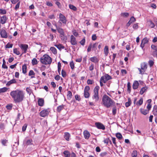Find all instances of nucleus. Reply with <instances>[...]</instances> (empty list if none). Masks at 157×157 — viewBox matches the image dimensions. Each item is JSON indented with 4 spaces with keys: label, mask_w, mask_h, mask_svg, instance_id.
<instances>
[{
    "label": "nucleus",
    "mask_w": 157,
    "mask_h": 157,
    "mask_svg": "<svg viewBox=\"0 0 157 157\" xmlns=\"http://www.w3.org/2000/svg\"><path fill=\"white\" fill-rule=\"evenodd\" d=\"M10 95L16 103L22 102L25 98V93L23 91L19 89L11 91Z\"/></svg>",
    "instance_id": "obj_1"
},
{
    "label": "nucleus",
    "mask_w": 157,
    "mask_h": 157,
    "mask_svg": "<svg viewBox=\"0 0 157 157\" xmlns=\"http://www.w3.org/2000/svg\"><path fill=\"white\" fill-rule=\"evenodd\" d=\"M102 101V105L107 108L115 105L114 101L106 94L103 95Z\"/></svg>",
    "instance_id": "obj_2"
},
{
    "label": "nucleus",
    "mask_w": 157,
    "mask_h": 157,
    "mask_svg": "<svg viewBox=\"0 0 157 157\" xmlns=\"http://www.w3.org/2000/svg\"><path fill=\"white\" fill-rule=\"evenodd\" d=\"M40 62L44 64H50L52 62V59L48 55L45 54L40 59Z\"/></svg>",
    "instance_id": "obj_3"
},
{
    "label": "nucleus",
    "mask_w": 157,
    "mask_h": 157,
    "mask_svg": "<svg viewBox=\"0 0 157 157\" xmlns=\"http://www.w3.org/2000/svg\"><path fill=\"white\" fill-rule=\"evenodd\" d=\"M100 87L98 86H96L94 88L92 99L95 103L97 102L99 99V90Z\"/></svg>",
    "instance_id": "obj_4"
},
{
    "label": "nucleus",
    "mask_w": 157,
    "mask_h": 157,
    "mask_svg": "<svg viewBox=\"0 0 157 157\" xmlns=\"http://www.w3.org/2000/svg\"><path fill=\"white\" fill-rule=\"evenodd\" d=\"M18 45L20 48L22 52V54L21 56L23 54L27 52V50L29 48V46L28 44H19Z\"/></svg>",
    "instance_id": "obj_5"
},
{
    "label": "nucleus",
    "mask_w": 157,
    "mask_h": 157,
    "mask_svg": "<svg viewBox=\"0 0 157 157\" xmlns=\"http://www.w3.org/2000/svg\"><path fill=\"white\" fill-rule=\"evenodd\" d=\"M112 79V77L111 76L108 74H105L104 75L101 77L100 80L103 82L104 83H105L108 81Z\"/></svg>",
    "instance_id": "obj_6"
},
{
    "label": "nucleus",
    "mask_w": 157,
    "mask_h": 157,
    "mask_svg": "<svg viewBox=\"0 0 157 157\" xmlns=\"http://www.w3.org/2000/svg\"><path fill=\"white\" fill-rule=\"evenodd\" d=\"M50 112V109L49 108L44 109L42 110L40 113V116L44 117L47 116Z\"/></svg>",
    "instance_id": "obj_7"
},
{
    "label": "nucleus",
    "mask_w": 157,
    "mask_h": 157,
    "mask_svg": "<svg viewBox=\"0 0 157 157\" xmlns=\"http://www.w3.org/2000/svg\"><path fill=\"white\" fill-rule=\"evenodd\" d=\"M59 22L61 25L62 24L59 21H61L63 24H66L67 22V20L65 17L62 13H60L59 14Z\"/></svg>",
    "instance_id": "obj_8"
},
{
    "label": "nucleus",
    "mask_w": 157,
    "mask_h": 157,
    "mask_svg": "<svg viewBox=\"0 0 157 157\" xmlns=\"http://www.w3.org/2000/svg\"><path fill=\"white\" fill-rule=\"evenodd\" d=\"M70 42L72 45H75L77 44L76 38L73 35H71V36Z\"/></svg>",
    "instance_id": "obj_9"
},
{
    "label": "nucleus",
    "mask_w": 157,
    "mask_h": 157,
    "mask_svg": "<svg viewBox=\"0 0 157 157\" xmlns=\"http://www.w3.org/2000/svg\"><path fill=\"white\" fill-rule=\"evenodd\" d=\"M149 41V39L147 38V37L144 38L142 40L141 43L140 45V47L142 48V49H143L144 48L145 46V44H147Z\"/></svg>",
    "instance_id": "obj_10"
},
{
    "label": "nucleus",
    "mask_w": 157,
    "mask_h": 157,
    "mask_svg": "<svg viewBox=\"0 0 157 157\" xmlns=\"http://www.w3.org/2000/svg\"><path fill=\"white\" fill-rule=\"evenodd\" d=\"M95 126L98 129L104 130L105 129V126L101 123L99 122H96L95 124Z\"/></svg>",
    "instance_id": "obj_11"
},
{
    "label": "nucleus",
    "mask_w": 157,
    "mask_h": 157,
    "mask_svg": "<svg viewBox=\"0 0 157 157\" xmlns=\"http://www.w3.org/2000/svg\"><path fill=\"white\" fill-rule=\"evenodd\" d=\"M8 19V17L6 15H3L0 17V24L2 25L5 24L7 20Z\"/></svg>",
    "instance_id": "obj_12"
},
{
    "label": "nucleus",
    "mask_w": 157,
    "mask_h": 157,
    "mask_svg": "<svg viewBox=\"0 0 157 157\" xmlns=\"http://www.w3.org/2000/svg\"><path fill=\"white\" fill-rule=\"evenodd\" d=\"M0 34L1 37L3 38H7L8 35L6 30L4 29H0Z\"/></svg>",
    "instance_id": "obj_13"
},
{
    "label": "nucleus",
    "mask_w": 157,
    "mask_h": 157,
    "mask_svg": "<svg viewBox=\"0 0 157 157\" xmlns=\"http://www.w3.org/2000/svg\"><path fill=\"white\" fill-rule=\"evenodd\" d=\"M141 67L142 71H144V74L147 68V64L145 62L141 63Z\"/></svg>",
    "instance_id": "obj_14"
},
{
    "label": "nucleus",
    "mask_w": 157,
    "mask_h": 157,
    "mask_svg": "<svg viewBox=\"0 0 157 157\" xmlns=\"http://www.w3.org/2000/svg\"><path fill=\"white\" fill-rule=\"evenodd\" d=\"M71 137L70 134L68 132H65L64 133V138L65 140L67 141L70 140V138Z\"/></svg>",
    "instance_id": "obj_15"
},
{
    "label": "nucleus",
    "mask_w": 157,
    "mask_h": 157,
    "mask_svg": "<svg viewBox=\"0 0 157 157\" xmlns=\"http://www.w3.org/2000/svg\"><path fill=\"white\" fill-rule=\"evenodd\" d=\"M139 84L137 81H134L132 85L133 89L135 90L137 89L139 86Z\"/></svg>",
    "instance_id": "obj_16"
},
{
    "label": "nucleus",
    "mask_w": 157,
    "mask_h": 157,
    "mask_svg": "<svg viewBox=\"0 0 157 157\" xmlns=\"http://www.w3.org/2000/svg\"><path fill=\"white\" fill-rule=\"evenodd\" d=\"M57 30L60 34L61 37H62L64 35V32L63 29L61 28H57Z\"/></svg>",
    "instance_id": "obj_17"
},
{
    "label": "nucleus",
    "mask_w": 157,
    "mask_h": 157,
    "mask_svg": "<svg viewBox=\"0 0 157 157\" xmlns=\"http://www.w3.org/2000/svg\"><path fill=\"white\" fill-rule=\"evenodd\" d=\"M38 105L40 106H43L44 105V100L43 98H39L38 101Z\"/></svg>",
    "instance_id": "obj_18"
},
{
    "label": "nucleus",
    "mask_w": 157,
    "mask_h": 157,
    "mask_svg": "<svg viewBox=\"0 0 157 157\" xmlns=\"http://www.w3.org/2000/svg\"><path fill=\"white\" fill-rule=\"evenodd\" d=\"M84 138L86 139H88L90 136V133L87 130H85L83 132Z\"/></svg>",
    "instance_id": "obj_19"
},
{
    "label": "nucleus",
    "mask_w": 157,
    "mask_h": 157,
    "mask_svg": "<svg viewBox=\"0 0 157 157\" xmlns=\"http://www.w3.org/2000/svg\"><path fill=\"white\" fill-rule=\"evenodd\" d=\"M147 89L148 87L147 86L142 87L140 91V94L141 95L143 94L147 91Z\"/></svg>",
    "instance_id": "obj_20"
},
{
    "label": "nucleus",
    "mask_w": 157,
    "mask_h": 157,
    "mask_svg": "<svg viewBox=\"0 0 157 157\" xmlns=\"http://www.w3.org/2000/svg\"><path fill=\"white\" fill-rule=\"evenodd\" d=\"M90 59L91 62L95 63H97L99 61V59L95 56L90 58Z\"/></svg>",
    "instance_id": "obj_21"
},
{
    "label": "nucleus",
    "mask_w": 157,
    "mask_h": 157,
    "mask_svg": "<svg viewBox=\"0 0 157 157\" xmlns=\"http://www.w3.org/2000/svg\"><path fill=\"white\" fill-rule=\"evenodd\" d=\"M27 65L26 64H24L22 66V73L25 74L27 73Z\"/></svg>",
    "instance_id": "obj_22"
},
{
    "label": "nucleus",
    "mask_w": 157,
    "mask_h": 157,
    "mask_svg": "<svg viewBox=\"0 0 157 157\" xmlns=\"http://www.w3.org/2000/svg\"><path fill=\"white\" fill-rule=\"evenodd\" d=\"M132 103V101L131 98H128V102L125 103V106L126 107H128L130 106Z\"/></svg>",
    "instance_id": "obj_23"
},
{
    "label": "nucleus",
    "mask_w": 157,
    "mask_h": 157,
    "mask_svg": "<svg viewBox=\"0 0 157 157\" xmlns=\"http://www.w3.org/2000/svg\"><path fill=\"white\" fill-rule=\"evenodd\" d=\"M64 105H62L58 106L56 109V110L57 112L60 113L61 111L64 108Z\"/></svg>",
    "instance_id": "obj_24"
},
{
    "label": "nucleus",
    "mask_w": 157,
    "mask_h": 157,
    "mask_svg": "<svg viewBox=\"0 0 157 157\" xmlns=\"http://www.w3.org/2000/svg\"><path fill=\"white\" fill-rule=\"evenodd\" d=\"M147 23L149 26L151 28H154L155 26V24L151 20H149L147 21Z\"/></svg>",
    "instance_id": "obj_25"
},
{
    "label": "nucleus",
    "mask_w": 157,
    "mask_h": 157,
    "mask_svg": "<svg viewBox=\"0 0 157 157\" xmlns=\"http://www.w3.org/2000/svg\"><path fill=\"white\" fill-rule=\"evenodd\" d=\"M35 73L33 70H31L29 71V75L31 76V78H35Z\"/></svg>",
    "instance_id": "obj_26"
},
{
    "label": "nucleus",
    "mask_w": 157,
    "mask_h": 157,
    "mask_svg": "<svg viewBox=\"0 0 157 157\" xmlns=\"http://www.w3.org/2000/svg\"><path fill=\"white\" fill-rule=\"evenodd\" d=\"M104 52L105 56H107L109 53V48L108 46H105L104 49Z\"/></svg>",
    "instance_id": "obj_27"
},
{
    "label": "nucleus",
    "mask_w": 157,
    "mask_h": 157,
    "mask_svg": "<svg viewBox=\"0 0 157 157\" xmlns=\"http://www.w3.org/2000/svg\"><path fill=\"white\" fill-rule=\"evenodd\" d=\"M152 112L155 116L157 115V105H155L154 106Z\"/></svg>",
    "instance_id": "obj_28"
},
{
    "label": "nucleus",
    "mask_w": 157,
    "mask_h": 157,
    "mask_svg": "<svg viewBox=\"0 0 157 157\" xmlns=\"http://www.w3.org/2000/svg\"><path fill=\"white\" fill-rule=\"evenodd\" d=\"M72 96V95L71 92L70 91H68L67 92V99L68 100H70L71 99Z\"/></svg>",
    "instance_id": "obj_29"
},
{
    "label": "nucleus",
    "mask_w": 157,
    "mask_h": 157,
    "mask_svg": "<svg viewBox=\"0 0 157 157\" xmlns=\"http://www.w3.org/2000/svg\"><path fill=\"white\" fill-rule=\"evenodd\" d=\"M63 154L65 157H70L71 154L69 151H65L63 152Z\"/></svg>",
    "instance_id": "obj_30"
},
{
    "label": "nucleus",
    "mask_w": 157,
    "mask_h": 157,
    "mask_svg": "<svg viewBox=\"0 0 157 157\" xmlns=\"http://www.w3.org/2000/svg\"><path fill=\"white\" fill-rule=\"evenodd\" d=\"M98 43L96 42L93 44H92V50L96 51L97 49V47L98 46Z\"/></svg>",
    "instance_id": "obj_31"
},
{
    "label": "nucleus",
    "mask_w": 157,
    "mask_h": 157,
    "mask_svg": "<svg viewBox=\"0 0 157 157\" xmlns=\"http://www.w3.org/2000/svg\"><path fill=\"white\" fill-rule=\"evenodd\" d=\"M19 49L17 48H15L13 49V52L14 53L17 55H19L20 54V52L19 50Z\"/></svg>",
    "instance_id": "obj_32"
},
{
    "label": "nucleus",
    "mask_w": 157,
    "mask_h": 157,
    "mask_svg": "<svg viewBox=\"0 0 157 157\" xmlns=\"http://www.w3.org/2000/svg\"><path fill=\"white\" fill-rule=\"evenodd\" d=\"M55 46L59 50H60L61 49H63L65 48V47L62 44H55Z\"/></svg>",
    "instance_id": "obj_33"
},
{
    "label": "nucleus",
    "mask_w": 157,
    "mask_h": 157,
    "mask_svg": "<svg viewBox=\"0 0 157 157\" xmlns=\"http://www.w3.org/2000/svg\"><path fill=\"white\" fill-rule=\"evenodd\" d=\"M8 88L6 87H4L0 89V94L2 93H5L7 91Z\"/></svg>",
    "instance_id": "obj_34"
},
{
    "label": "nucleus",
    "mask_w": 157,
    "mask_h": 157,
    "mask_svg": "<svg viewBox=\"0 0 157 157\" xmlns=\"http://www.w3.org/2000/svg\"><path fill=\"white\" fill-rule=\"evenodd\" d=\"M33 140L32 139L28 140L25 141V144L26 145H29L33 144Z\"/></svg>",
    "instance_id": "obj_35"
},
{
    "label": "nucleus",
    "mask_w": 157,
    "mask_h": 157,
    "mask_svg": "<svg viewBox=\"0 0 157 157\" xmlns=\"http://www.w3.org/2000/svg\"><path fill=\"white\" fill-rule=\"evenodd\" d=\"M50 50L54 54L57 53V52L56 49L53 47H51L50 48Z\"/></svg>",
    "instance_id": "obj_36"
},
{
    "label": "nucleus",
    "mask_w": 157,
    "mask_h": 157,
    "mask_svg": "<svg viewBox=\"0 0 157 157\" xmlns=\"http://www.w3.org/2000/svg\"><path fill=\"white\" fill-rule=\"evenodd\" d=\"M143 103V99L142 98H141L140 100L137 101V102L136 103V105H137L140 106Z\"/></svg>",
    "instance_id": "obj_37"
},
{
    "label": "nucleus",
    "mask_w": 157,
    "mask_h": 157,
    "mask_svg": "<svg viewBox=\"0 0 157 157\" xmlns=\"http://www.w3.org/2000/svg\"><path fill=\"white\" fill-rule=\"evenodd\" d=\"M127 91L129 93H130L131 91V84L129 82H128L127 83Z\"/></svg>",
    "instance_id": "obj_38"
},
{
    "label": "nucleus",
    "mask_w": 157,
    "mask_h": 157,
    "mask_svg": "<svg viewBox=\"0 0 157 157\" xmlns=\"http://www.w3.org/2000/svg\"><path fill=\"white\" fill-rule=\"evenodd\" d=\"M116 137L119 140H121L122 138V136L121 134L120 133H117L116 134Z\"/></svg>",
    "instance_id": "obj_39"
},
{
    "label": "nucleus",
    "mask_w": 157,
    "mask_h": 157,
    "mask_svg": "<svg viewBox=\"0 0 157 157\" xmlns=\"http://www.w3.org/2000/svg\"><path fill=\"white\" fill-rule=\"evenodd\" d=\"M84 96L85 98H88L90 97V94L89 92L84 91Z\"/></svg>",
    "instance_id": "obj_40"
},
{
    "label": "nucleus",
    "mask_w": 157,
    "mask_h": 157,
    "mask_svg": "<svg viewBox=\"0 0 157 157\" xmlns=\"http://www.w3.org/2000/svg\"><path fill=\"white\" fill-rule=\"evenodd\" d=\"M132 157H136L137 155V152L136 150H134L131 154Z\"/></svg>",
    "instance_id": "obj_41"
},
{
    "label": "nucleus",
    "mask_w": 157,
    "mask_h": 157,
    "mask_svg": "<svg viewBox=\"0 0 157 157\" xmlns=\"http://www.w3.org/2000/svg\"><path fill=\"white\" fill-rule=\"evenodd\" d=\"M61 64L60 62L58 63V72L59 75H60L61 71Z\"/></svg>",
    "instance_id": "obj_42"
},
{
    "label": "nucleus",
    "mask_w": 157,
    "mask_h": 157,
    "mask_svg": "<svg viewBox=\"0 0 157 157\" xmlns=\"http://www.w3.org/2000/svg\"><path fill=\"white\" fill-rule=\"evenodd\" d=\"M37 61L36 58H33L32 61V63L33 65H36L37 64Z\"/></svg>",
    "instance_id": "obj_43"
},
{
    "label": "nucleus",
    "mask_w": 157,
    "mask_h": 157,
    "mask_svg": "<svg viewBox=\"0 0 157 157\" xmlns=\"http://www.w3.org/2000/svg\"><path fill=\"white\" fill-rule=\"evenodd\" d=\"M141 112L144 115H146L148 113V111L146 109L144 110L143 109H141Z\"/></svg>",
    "instance_id": "obj_44"
},
{
    "label": "nucleus",
    "mask_w": 157,
    "mask_h": 157,
    "mask_svg": "<svg viewBox=\"0 0 157 157\" xmlns=\"http://www.w3.org/2000/svg\"><path fill=\"white\" fill-rule=\"evenodd\" d=\"M6 13V10L1 9H0V14H5Z\"/></svg>",
    "instance_id": "obj_45"
},
{
    "label": "nucleus",
    "mask_w": 157,
    "mask_h": 157,
    "mask_svg": "<svg viewBox=\"0 0 157 157\" xmlns=\"http://www.w3.org/2000/svg\"><path fill=\"white\" fill-rule=\"evenodd\" d=\"M104 142L105 143L107 144H108L109 142H110V144H112V142L108 138H106L105 139V140H104Z\"/></svg>",
    "instance_id": "obj_46"
},
{
    "label": "nucleus",
    "mask_w": 157,
    "mask_h": 157,
    "mask_svg": "<svg viewBox=\"0 0 157 157\" xmlns=\"http://www.w3.org/2000/svg\"><path fill=\"white\" fill-rule=\"evenodd\" d=\"M151 48L152 49L153 51L157 50V45L152 44L151 46Z\"/></svg>",
    "instance_id": "obj_47"
},
{
    "label": "nucleus",
    "mask_w": 157,
    "mask_h": 157,
    "mask_svg": "<svg viewBox=\"0 0 157 157\" xmlns=\"http://www.w3.org/2000/svg\"><path fill=\"white\" fill-rule=\"evenodd\" d=\"M69 7L72 10L74 11H76L77 10L76 8L72 5H69Z\"/></svg>",
    "instance_id": "obj_48"
},
{
    "label": "nucleus",
    "mask_w": 157,
    "mask_h": 157,
    "mask_svg": "<svg viewBox=\"0 0 157 157\" xmlns=\"http://www.w3.org/2000/svg\"><path fill=\"white\" fill-rule=\"evenodd\" d=\"M86 42V39L85 37H84L80 41L79 43L82 46H84L85 45V43Z\"/></svg>",
    "instance_id": "obj_49"
},
{
    "label": "nucleus",
    "mask_w": 157,
    "mask_h": 157,
    "mask_svg": "<svg viewBox=\"0 0 157 157\" xmlns=\"http://www.w3.org/2000/svg\"><path fill=\"white\" fill-rule=\"evenodd\" d=\"M92 44L90 43L87 49V51L88 52H90L91 51V49H92Z\"/></svg>",
    "instance_id": "obj_50"
},
{
    "label": "nucleus",
    "mask_w": 157,
    "mask_h": 157,
    "mask_svg": "<svg viewBox=\"0 0 157 157\" xmlns=\"http://www.w3.org/2000/svg\"><path fill=\"white\" fill-rule=\"evenodd\" d=\"M8 142V140H6V139H3L2 140H1V143L4 146H6V144Z\"/></svg>",
    "instance_id": "obj_51"
},
{
    "label": "nucleus",
    "mask_w": 157,
    "mask_h": 157,
    "mask_svg": "<svg viewBox=\"0 0 157 157\" xmlns=\"http://www.w3.org/2000/svg\"><path fill=\"white\" fill-rule=\"evenodd\" d=\"M61 75H62V77L63 78L65 77L66 76V72L63 69L62 70Z\"/></svg>",
    "instance_id": "obj_52"
},
{
    "label": "nucleus",
    "mask_w": 157,
    "mask_h": 157,
    "mask_svg": "<svg viewBox=\"0 0 157 157\" xmlns=\"http://www.w3.org/2000/svg\"><path fill=\"white\" fill-rule=\"evenodd\" d=\"M129 14L128 13H122L121 14V16H123L124 17H127L129 16Z\"/></svg>",
    "instance_id": "obj_53"
},
{
    "label": "nucleus",
    "mask_w": 157,
    "mask_h": 157,
    "mask_svg": "<svg viewBox=\"0 0 157 157\" xmlns=\"http://www.w3.org/2000/svg\"><path fill=\"white\" fill-rule=\"evenodd\" d=\"M73 33V35L74 36H76V37H78V33L76 32V31L75 30H74L72 31Z\"/></svg>",
    "instance_id": "obj_54"
},
{
    "label": "nucleus",
    "mask_w": 157,
    "mask_h": 157,
    "mask_svg": "<svg viewBox=\"0 0 157 157\" xmlns=\"http://www.w3.org/2000/svg\"><path fill=\"white\" fill-rule=\"evenodd\" d=\"M13 44H10V43H8L6 45V48H12L13 47Z\"/></svg>",
    "instance_id": "obj_55"
},
{
    "label": "nucleus",
    "mask_w": 157,
    "mask_h": 157,
    "mask_svg": "<svg viewBox=\"0 0 157 157\" xmlns=\"http://www.w3.org/2000/svg\"><path fill=\"white\" fill-rule=\"evenodd\" d=\"M117 108L116 106L114 107L112 109V113L113 115H115L117 112Z\"/></svg>",
    "instance_id": "obj_56"
},
{
    "label": "nucleus",
    "mask_w": 157,
    "mask_h": 157,
    "mask_svg": "<svg viewBox=\"0 0 157 157\" xmlns=\"http://www.w3.org/2000/svg\"><path fill=\"white\" fill-rule=\"evenodd\" d=\"M87 83L88 85H91L93 84L94 83V81L93 80L89 79L87 80Z\"/></svg>",
    "instance_id": "obj_57"
},
{
    "label": "nucleus",
    "mask_w": 157,
    "mask_h": 157,
    "mask_svg": "<svg viewBox=\"0 0 157 157\" xmlns=\"http://www.w3.org/2000/svg\"><path fill=\"white\" fill-rule=\"evenodd\" d=\"M152 55L154 57H155L157 58V50L152 51Z\"/></svg>",
    "instance_id": "obj_58"
},
{
    "label": "nucleus",
    "mask_w": 157,
    "mask_h": 157,
    "mask_svg": "<svg viewBox=\"0 0 157 157\" xmlns=\"http://www.w3.org/2000/svg\"><path fill=\"white\" fill-rule=\"evenodd\" d=\"M20 2H19L15 6V10H17L20 7Z\"/></svg>",
    "instance_id": "obj_59"
},
{
    "label": "nucleus",
    "mask_w": 157,
    "mask_h": 157,
    "mask_svg": "<svg viewBox=\"0 0 157 157\" xmlns=\"http://www.w3.org/2000/svg\"><path fill=\"white\" fill-rule=\"evenodd\" d=\"M75 98L76 100L80 101L81 100L80 96L78 94H76L75 96Z\"/></svg>",
    "instance_id": "obj_60"
},
{
    "label": "nucleus",
    "mask_w": 157,
    "mask_h": 157,
    "mask_svg": "<svg viewBox=\"0 0 157 157\" xmlns=\"http://www.w3.org/2000/svg\"><path fill=\"white\" fill-rule=\"evenodd\" d=\"M148 64L150 67H152L154 64V62L152 60H150L148 62Z\"/></svg>",
    "instance_id": "obj_61"
},
{
    "label": "nucleus",
    "mask_w": 157,
    "mask_h": 157,
    "mask_svg": "<svg viewBox=\"0 0 157 157\" xmlns=\"http://www.w3.org/2000/svg\"><path fill=\"white\" fill-rule=\"evenodd\" d=\"M6 107L7 109L10 110L12 109V104L8 105H6Z\"/></svg>",
    "instance_id": "obj_62"
},
{
    "label": "nucleus",
    "mask_w": 157,
    "mask_h": 157,
    "mask_svg": "<svg viewBox=\"0 0 157 157\" xmlns=\"http://www.w3.org/2000/svg\"><path fill=\"white\" fill-rule=\"evenodd\" d=\"M70 66L71 67V68L73 70L74 68V64L73 61H72L70 63Z\"/></svg>",
    "instance_id": "obj_63"
},
{
    "label": "nucleus",
    "mask_w": 157,
    "mask_h": 157,
    "mask_svg": "<svg viewBox=\"0 0 157 157\" xmlns=\"http://www.w3.org/2000/svg\"><path fill=\"white\" fill-rule=\"evenodd\" d=\"M48 17L51 19H54L55 18V15L54 14L49 15L48 16Z\"/></svg>",
    "instance_id": "obj_64"
}]
</instances>
